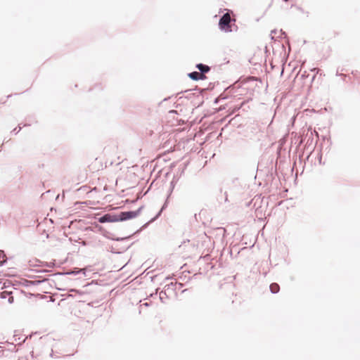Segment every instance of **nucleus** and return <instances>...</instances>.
Returning <instances> with one entry per match:
<instances>
[{
  "instance_id": "obj_1",
  "label": "nucleus",
  "mask_w": 360,
  "mask_h": 360,
  "mask_svg": "<svg viewBox=\"0 0 360 360\" xmlns=\"http://www.w3.org/2000/svg\"><path fill=\"white\" fill-rule=\"evenodd\" d=\"M225 11L226 12L219 16L218 22H236V19L231 16V13H233V11L229 9H225Z\"/></svg>"
},
{
  "instance_id": "obj_2",
  "label": "nucleus",
  "mask_w": 360,
  "mask_h": 360,
  "mask_svg": "<svg viewBox=\"0 0 360 360\" xmlns=\"http://www.w3.org/2000/svg\"><path fill=\"white\" fill-rule=\"evenodd\" d=\"M139 214V210L122 212L120 214L118 221H124L136 217Z\"/></svg>"
},
{
  "instance_id": "obj_3",
  "label": "nucleus",
  "mask_w": 360,
  "mask_h": 360,
  "mask_svg": "<svg viewBox=\"0 0 360 360\" xmlns=\"http://www.w3.org/2000/svg\"><path fill=\"white\" fill-rule=\"evenodd\" d=\"M88 169L91 173H95L103 169V164L101 161L96 159L89 166Z\"/></svg>"
},
{
  "instance_id": "obj_4",
  "label": "nucleus",
  "mask_w": 360,
  "mask_h": 360,
  "mask_svg": "<svg viewBox=\"0 0 360 360\" xmlns=\"http://www.w3.org/2000/svg\"><path fill=\"white\" fill-rule=\"evenodd\" d=\"M0 297L2 300H5L6 302H7L8 304H12L14 302V297L12 292L4 291L0 293Z\"/></svg>"
},
{
  "instance_id": "obj_5",
  "label": "nucleus",
  "mask_w": 360,
  "mask_h": 360,
  "mask_svg": "<svg viewBox=\"0 0 360 360\" xmlns=\"http://www.w3.org/2000/svg\"><path fill=\"white\" fill-rule=\"evenodd\" d=\"M98 221L101 223L105 222H115L118 221V218L116 216H112L109 214H105L104 216L98 219Z\"/></svg>"
},
{
  "instance_id": "obj_6",
  "label": "nucleus",
  "mask_w": 360,
  "mask_h": 360,
  "mask_svg": "<svg viewBox=\"0 0 360 360\" xmlns=\"http://www.w3.org/2000/svg\"><path fill=\"white\" fill-rule=\"evenodd\" d=\"M188 76L193 80L204 79L206 77L203 73L198 72H193Z\"/></svg>"
},
{
  "instance_id": "obj_7",
  "label": "nucleus",
  "mask_w": 360,
  "mask_h": 360,
  "mask_svg": "<svg viewBox=\"0 0 360 360\" xmlns=\"http://www.w3.org/2000/svg\"><path fill=\"white\" fill-rule=\"evenodd\" d=\"M219 28L221 31L225 32H231L232 31V25H235V24H219Z\"/></svg>"
},
{
  "instance_id": "obj_8",
  "label": "nucleus",
  "mask_w": 360,
  "mask_h": 360,
  "mask_svg": "<svg viewBox=\"0 0 360 360\" xmlns=\"http://www.w3.org/2000/svg\"><path fill=\"white\" fill-rule=\"evenodd\" d=\"M197 68L202 73L207 72L210 70V67L203 64L197 65Z\"/></svg>"
},
{
  "instance_id": "obj_9",
  "label": "nucleus",
  "mask_w": 360,
  "mask_h": 360,
  "mask_svg": "<svg viewBox=\"0 0 360 360\" xmlns=\"http://www.w3.org/2000/svg\"><path fill=\"white\" fill-rule=\"evenodd\" d=\"M279 289H280L279 285L276 283H271L270 285V290L273 293L278 292L279 291Z\"/></svg>"
},
{
  "instance_id": "obj_10",
  "label": "nucleus",
  "mask_w": 360,
  "mask_h": 360,
  "mask_svg": "<svg viewBox=\"0 0 360 360\" xmlns=\"http://www.w3.org/2000/svg\"><path fill=\"white\" fill-rule=\"evenodd\" d=\"M264 14V12H263L262 14L260 16H256L252 20L256 21V22H258L261 19V18L263 16Z\"/></svg>"
},
{
  "instance_id": "obj_11",
  "label": "nucleus",
  "mask_w": 360,
  "mask_h": 360,
  "mask_svg": "<svg viewBox=\"0 0 360 360\" xmlns=\"http://www.w3.org/2000/svg\"><path fill=\"white\" fill-rule=\"evenodd\" d=\"M297 10H299L300 11H301L302 13H304V11H303V9H302L301 7H300V6H297Z\"/></svg>"
},
{
  "instance_id": "obj_12",
  "label": "nucleus",
  "mask_w": 360,
  "mask_h": 360,
  "mask_svg": "<svg viewBox=\"0 0 360 360\" xmlns=\"http://www.w3.org/2000/svg\"><path fill=\"white\" fill-rule=\"evenodd\" d=\"M206 237V235H204L202 237V239L205 238Z\"/></svg>"
},
{
  "instance_id": "obj_13",
  "label": "nucleus",
  "mask_w": 360,
  "mask_h": 360,
  "mask_svg": "<svg viewBox=\"0 0 360 360\" xmlns=\"http://www.w3.org/2000/svg\"><path fill=\"white\" fill-rule=\"evenodd\" d=\"M285 2H288L289 0H283Z\"/></svg>"
},
{
  "instance_id": "obj_14",
  "label": "nucleus",
  "mask_w": 360,
  "mask_h": 360,
  "mask_svg": "<svg viewBox=\"0 0 360 360\" xmlns=\"http://www.w3.org/2000/svg\"><path fill=\"white\" fill-rule=\"evenodd\" d=\"M214 18H217V15H214Z\"/></svg>"
}]
</instances>
